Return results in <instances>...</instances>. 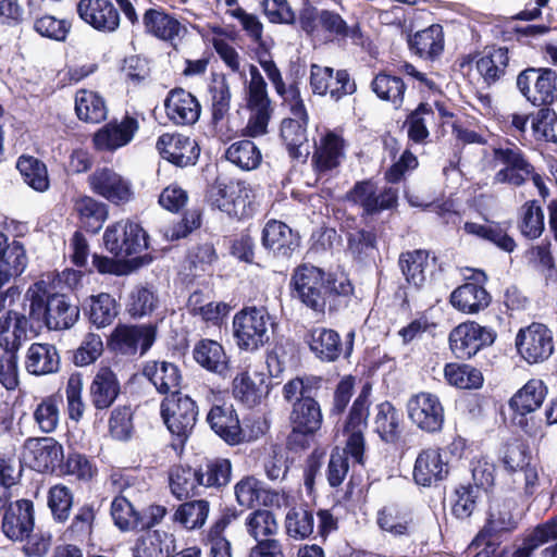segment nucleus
Masks as SVG:
<instances>
[{"mask_svg": "<svg viewBox=\"0 0 557 557\" xmlns=\"http://www.w3.org/2000/svg\"><path fill=\"white\" fill-rule=\"evenodd\" d=\"M290 287L292 297L311 310L318 320L324 317L326 309L337 312L346 308L354 294V286L347 277L326 274L309 264L295 269Z\"/></svg>", "mask_w": 557, "mask_h": 557, "instance_id": "f257e3e1", "label": "nucleus"}, {"mask_svg": "<svg viewBox=\"0 0 557 557\" xmlns=\"http://www.w3.org/2000/svg\"><path fill=\"white\" fill-rule=\"evenodd\" d=\"M369 405L368 393L361 392L350 408L343 428L346 446L344 449L335 448L327 465L326 479L332 487L339 486L348 473L347 455L359 465L364 462V432L368 428Z\"/></svg>", "mask_w": 557, "mask_h": 557, "instance_id": "f03ea898", "label": "nucleus"}, {"mask_svg": "<svg viewBox=\"0 0 557 557\" xmlns=\"http://www.w3.org/2000/svg\"><path fill=\"white\" fill-rule=\"evenodd\" d=\"M29 300V317L36 322H44L49 330L72 327L79 317V309L72 305L63 294L54 292L51 282L39 280L26 292Z\"/></svg>", "mask_w": 557, "mask_h": 557, "instance_id": "7ed1b4c3", "label": "nucleus"}, {"mask_svg": "<svg viewBox=\"0 0 557 557\" xmlns=\"http://www.w3.org/2000/svg\"><path fill=\"white\" fill-rule=\"evenodd\" d=\"M321 379L304 376L289 380L283 386V396L293 403L289 420L295 432L313 434L320 430L323 416L315 395L320 388Z\"/></svg>", "mask_w": 557, "mask_h": 557, "instance_id": "20e7f679", "label": "nucleus"}, {"mask_svg": "<svg viewBox=\"0 0 557 557\" xmlns=\"http://www.w3.org/2000/svg\"><path fill=\"white\" fill-rule=\"evenodd\" d=\"M273 326L268 310L263 307H247L233 318V334L239 349L256 351L270 341Z\"/></svg>", "mask_w": 557, "mask_h": 557, "instance_id": "39448f33", "label": "nucleus"}, {"mask_svg": "<svg viewBox=\"0 0 557 557\" xmlns=\"http://www.w3.org/2000/svg\"><path fill=\"white\" fill-rule=\"evenodd\" d=\"M207 422L211 430L230 445H237L245 441H252L264 434L268 426L260 419L253 421L256 430L247 433L242 428L236 410L232 405H215L207 414Z\"/></svg>", "mask_w": 557, "mask_h": 557, "instance_id": "423d86ee", "label": "nucleus"}, {"mask_svg": "<svg viewBox=\"0 0 557 557\" xmlns=\"http://www.w3.org/2000/svg\"><path fill=\"white\" fill-rule=\"evenodd\" d=\"M161 417L169 431L177 437L181 444L191 434L198 417L196 403L182 393L168 395L160 406Z\"/></svg>", "mask_w": 557, "mask_h": 557, "instance_id": "0eeeda50", "label": "nucleus"}, {"mask_svg": "<svg viewBox=\"0 0 557 557\" xmlns=\"http://www.w3.org/2000/svg\"><path fill=\"white\" fill-rule=\"evenodd\" d=\"M516 347L528 363L544 362L555 350L553 332L546 325L533 322L519 330L516 336Z\"/></svg>", "mask_w": 557, "mask_h": 557, "instance_id": "6e6552de", "label": "nucleus"}, {"mask_svg": "<svg viewBox=\"0 0 557 557\" xmlns=\"http://www.w3.org/2000/svg\"><path fill=\"white\" fill-rule=\"evenodd\" d=\"M106 248L116 257L126 258L147 248V234L132 221H120L107 227L103 234Z\"/></svg>", "mask_w": 557, "mask_h": 557, "instance_id": "1a4fd4ad", "label": "nucleus"}, {"mask_svg": "<svg viewBox=\"0 0 557 557\" xmlns=\"http://www.w3.org/2000/svg\"><path fill=\"white\" fill-rule=\"evenodd\" d=\"M496 333L476 322L469 321L456 326L449 334L451 351L459 359H470L483 347L491 346Z\"/></svg>", "mask_w": 557, "mask_h": 557, "instance_id": "9d476101", "label": "nucleus"}, {"mask_svg": "<svg viewBox=\"0 0 557 557\" xmlns=\"http://www.w3.org/2000/svg\"><path fill=\"white\" fill-rule=\"evenodd\" d=\"M212 207L228 216L243 219L248 215L249 189L239 181H216L208 194Z\"/></svg>", "mask_w": 557, "mask_h": 557, "instance_id": "9b49d317", "label": "nucleus"}, {"mask_svg": "<svg viewBox=\"0 0 557 557\" xmlns=\"http://www.w3.org/2000/svg\"><path fill=\"white\" fill-rule=\"evenodd\" d=\"M310 87L314 95H330L335 101L352 95L357 88L355 81L350 78L346 70L334 71L330 66L319 64L310 66Z\"/></svg>", "mask_w": 557, "mask_h": 557, "instance_id": "f8f14e48", "label": "nucleus"}, {"mask_svg": "<svg viewBox=\"0 0 557 557\" xmlns=\"http://www.w3.org/2000/svg\"><path fill=\"white\" fill-rule=\"evenodd\" d=\"M157 327L153 324L117 325L111 334L110 347L122 355L146 354L153 345Z\"/></svg>", "mask_w": 557, "mask_h": 557, "instance_id": "ddd939ff", "label": "nucleus"}, {"mask_svg": "<svg viewBox=\"0 0 557 557\" xmlns=\"http://www.w3.org/2000/svg\"><path fill=\"white\" fill-rule=\"evenodd\" d=\"M547 395V387L542 380H529L509 399V408L513 411V421L527 434H533L527 414L536 411Z\"/></svg>", "mask_w": 557, "mask_h": 557, "instance_id": "4468645a", "label": "nucleus"}, {"mask_svg": "<svg viewBox=\"0 0 557 557\" xmlns=\"http://www.w3.org/2000/svg\"><path fill=\"white\" fill-rule=\"evenodd\" d=\"M408 417L422 431L434 433L444 424V407L438 397L431 393H419L407 403Z\"/></svg>", "mask_w": 557, "mask_h": 557, "instance_id": "2eb2a0df", "label": "nucleus"}, {"mask_svg": "<svg viewBox=\"0 0 557 557\" xmlns=\"http://www.w3.org/2000/svg\"><path fill=\"white\" fill-rule=\"evenodd\" d=\"M355 333L349 332L345 344L342 343L339 334L326 327L312 329L307 337L310 350L322 361L332 362L343 354L349 357L352 351Z\"/></svg>", "mask_w": 557, "mask_h": 557, "instance_id": "dca6fc26", "label": "nucleus"}, {"mask_svg": "<svg viewBox=\"0 0 557 557\" xmlns=\"http://www.w3.org/2000/svg\"><path fill=\"white\" fill-rule=\"evenodd\" d=\"M348 200L363 209V213L373 215L397 205L398 193L393 187H385L377 193L376 185L368 180L358 182L347 195Z\"/></svg>", "mask_w": 557, "mask_h": 557, "instance_id": "f3484780", "label": "nucleus"}, {"mask_svg": "<svg viewBox=\"0 0 557 557\" xmlns=\"http://www.w3.org/2000/svg\"><path fill=\"white\" fill-rule=\"evenodd\" d=\"M88 183L95 194L114 205L127 203L134 197L131 182L109 168L97 169Z\"/></svg>", "mask_w": 557, "mask_h": 557, "instance_id": "a211bd4d", "label": "nucleus"}, {"mask_svg": "<svg viewBox=\"0 0 557 557\" xmlns=\"http://www.w3.org/2000/svg\"><path fill=\"white\" fill-rule=\"evenodd\" d=\"M139 129L138 120L125 115L122 120H113L99 128L92 138L94 145L99 151H115L128 145Z\"/></svg>", "mask_w": 557, "mask_h": 557, "instance_id": "6ab92c4d", "label": "nucleus"}, {"mask_svg": "<svg viewBox=\"0 0 557 557\" xmlns=\"http://www.w3.org/2000/svg\"><path fill=\"white\" fill-rule=\"evenodd\" d=\"M24 454L38 472H53L61 466L63 446L53 437H29L24 443Z\"/></svg>", "mask_w": 557, "mask_h": 557, "instance_id": "aec40b11", "label": "nucleus"}, {"mask_svg": "<svg viewBox=\"0 0 557 557\" xmlns=\"http://www.w3.org/2000/svg\"><path fill=\"white\" fill-rule=\"evenodd\" d=\"M487 277L479 271L474 275L475 282H467L457 287L450 295V304L462 313L475 314L485 310L492 301V296L483 284Z\"/></svg>", "mask_w": 557, "mask_h": 557, "instance_id": "412c9836", "label": "nucleus"}, {"mask_svg": "<svg viewBox=\"0 0 557 557\" xmlns=\"http://www.w3.org/2000/svg\"><path fill=\"white\" fill-rule=\"evenodd\" d=\"M160 156L180 168L196 164L200 149L195 139L181 134H163L157 140Z\"/></svg>", "mask_w": 557, "mask_h": 557, "instance_id": "4be33fe9", "label": "nucleus"}, {"mask_svg": "<svg viewBox=\"0 0 557 557\" xmlns=\"http://www.w3.org/2000/svg\"><path fill=\"white\" fill-rule=\"evenodd\" d=\"M78 16L91 27L103 33H113L120 26V13L109 0H79Z\"/></svg>", "mask_w": 557, "mask_h": 557, "instance_id": "5701e85b", "label": "nucleus"}, {"mask_svg": "<svg viewBox=\"0 0 557 557\" xmlns=\"http://www.w3.org/2000/svg\"><path fill=\"white\" fill-rule=\"evenodd\" d=\"M34 504L29 499L11 503L2 518L3 534L12 541H24L34 529Z\"/></svg>", "mask_w": 557, "mask_h": 557, "instance_id": "b1692460", "label": "nucleus"}, {"mask_svg": "<svg viewBox=\"0 0 557 557\" xmlns=\"http://www.w3.org/2000/svg\"><path fill=\"white\" fill-rule=\"evenodd\" d=\"M165 113L176 125L195 124L201 112L197 98L183 88L172 89L164 100Z\"/></svg>", "mask_w": 557, "mask_h": 557, "instance_id": "393cba45", "label": "nucleus"}, {"mask_svg": "<svg viewBox=\"0 0 557 557\" xmlns=\"http://www.w3.org/2000/svg\"><path fill=\"white\" fill-rule=\"evenodd\" d=\"M518 525V522L513 518L511 513L510 504L508 503H497L491 507L490 516L483 530L476 535V537L469 545V550L471 553L479 552L478 549L483 545L486 547V543H491L494 545V550L496 549L495 544L492 541H486V536L498 535L500 533L512 532Z\"/></svg>", "mask_w": 557, "mask_h": 557, "instance_id": "a878e982", "label": "nucleus"}, {"mask_svg": "<svg viewBox=\"0 0 557 557\" xmlns=\"http://www.w3.org/2000/svg\"><path fill=\"white\" fill-rule=\"evenodd\" d=\"M262 245L275 256L288 258L299 246V236L284 222L270 220L262 230Z\"/></svg>", "mask_w": 557, "mask_h": 557, "instance_id": "bb28decb", "label": "nucleus"}, {"mask_svg": "<svg viewBox=\"0 0 557 557\" xmlns=\"http://www.w3.org/2000/svg\"><path fill=\"white\" fill-rule=\"evenodd\" d=\"M195 361L207 371L221 377L230 375V358L224 347L213 339L199 341L193 350Z\"/></svg>", "mask_w": 557, "mask_h": 557, "instance_id": "cd10ccee", "label": "nucleus"}, {"mask_svg": "<svg viewBox=\"0 0 557 557\" xmlns=\"http://www.w3.org/2000/svg\"><path fill=\"white\" fill-rule=\"evenodd\" d=\"M309 116L286 117L281 124V137L286 145L290 158L305 161L310 154L307 126Z\"/></svg>", "mask_w": 557, "mask_h": 557, "instance_id": "c85d7f7f", "label": "nucleus"}, {"mask_svg": "<svg viewBox=\"0 0 557 557\" xmlns=\"http://www.w3.org/2000/svg\"><path fill=\"white\" fill-rule=\"evenodd\" d=\"M509 50L507 47H485L476 60V70L487 85L499 82L509 70Z\"/></svg>", "mask_w": 557, "mask_h": 557, "instance_id": "c756f323", "label": "nucleus"}, {"mask_svg": "<svg viewBox=\"0 0 557 557\" xmlns=\"http://www.w3.org/2000/svg\"><path fill=\"white\" fill-rule=\"evenodd\" d=\"M25 370L36 376L55 373L60 368V356L54 345L33 343L24 357Z\"/></svg>", "mask_w": 557, "mask_h": 557, "instance_id": "7c9ffc66", "label": "nucleus"}, {"mask_svg": "<svg viewBox=\"0 0 557 557\" xmlns=\"http://www.w3.org/2000/svg\"><path fill=\"white\" fill-rule=\"evenodd\" d=\"M28 319L16 311L9 310L0 318L1 354L17 355L23 341L27 337Z\"/></svg>", "mask_w": 557, "mask_h": 557, "instance_id": "2f4dec72", "label": "nucleus"}, {"mask_svg": "<svg viewBox=\"0 0 557 557\" xmlns=\"http://www.w3.org/2000/svg\"><path fill=\"white\" fill-rule=\"evenodd\" d=\"M143 375L147 377L160 394L172 395L181 393L182 375L178 367L168 361H148L143 368Z\"/></svg>", "mask_w": 557, "mask_h": 557, "instance_id": "473e14b6", "label": "nucleus"}, {"mask_svg": "<svg viewBox=\"0 0 557 557\" xmlns=\"http://www.w3.org/2000/svg\"><path fill=\"white\" fill-rule=\"evenodd\" d=\"M447 473V463L443 461L437 449H424L418 455L413 468V480L417 484L431 486L443 480Z\"/></svg>", "mask_w": 557, "mask_h": 557, "instance_id": "72a5a7b5", "label": "nucleus"}, {"mask_svg": "<svg viewBox=\"0 0 557 557\" xmlns=\"http://www.w3.org/2000/svg\"><path fill=\"white\" fill-rule=\"evenodd\" d=\"M92 405L96 409H108L120 394V383L109 367H100L89 387Z\"/></svg>", "mask_w": 557, "mask_h": 557, "instance_id": "f704fd0d", "label": "nucleus"}, {"mask_svg": "<svg viewBox=\"0 0 557 557\" xmlns=\"http://www.w3.org/2000/svg\"><path fill=\"white\" fill-rule=\"evenodd\" d=\"M410 50L424 60H435L444 51V30L440 24H433L417 32L409 38Z\"/></svg>", "mask_w": 557, "mask_h": 557, "instance_id": "c9c22d12", "label": "nucleus"}, {"mask_svg": "<svg viewBox=\"0 0 557 557\" xmlns=\"http://www.w3.org/2000/svg\"><path fill=\"white\" fill-rule=\"evenodd\" d=\"M28 258L24 246L12 240L0 245V288L10 282L11 278L20 276L26 269Z\"/></svg>", "mask_w": 557, "mask_h": 557, "instance_id": "e433bc0d", "label": "nucleus"}, {"mask_svg": "<svg viewBox=\"0 0 557 557\" xmlns=\"http://www.w3.org/2000/svg\"><path fill=\"white\" fill-rule=\"evenodd\" d=\"M398 264L406 282L420 289L426 282L428 270L434 265V259L430 260L429 251L417 249L403 252L399 256Z\"/></svg>", "mask_w": 557, "mask_h": 557, "instance_id": "4c0bfd02", "label": "nucleus"}, {"mask_svg": "<svg viewBox=\"0 0 557 557\" xmlns=\"http://www.w3.org/2000/svg\"><path fill=\"white\" fill-rule=\"evenodd\" d=\"M344 157V139L334 132H327L321 138L312 161L315 170L326 172L337 168Z\"/></svg>", "mask_w": 557, "mask_h": 557, "instance_id": "58836bf2", "label": "nucleus"}, {"mask_svg": "<svg viewBox=\"0 0 557 557\" xmlns=\"http://www.w3.org/2000/svg\"><path fill=\"white\" fill-rule=\"evenodd\" d=\"M143 24L147 34L165 41L178 37L183 29L182 24L174 16L158 9L146 10Z\"/></svg>", "mask_w": 557, "mask_h": 557, "instance_id": "ea45409f", "label": "nucleus"}, {"mask_svg": "<svg viewBox=\"0 0 557 557\" xmlns=\"http://www.w3.org/2000/svg\"><path fill=\"white\" fill-rule=\"evenodd\" d=\"M374 430L386 443H396L403 432V416L388 401L381 403L375 408Z\"/></svg>", "mask_w": 557, "mask_h": 557, "instance_id": "a19ab883", "label": "nucleus"}, {"mask_svg": "<svg viewBox=\"0 0 557 557\" xmlns=\"http://www.w3.org/2000/svg\"><path fill=\"white\" fill-rule=\"evenodd\" d=\"M74 211L87 232L97 233L108 218V207L89 196H78L74 200Z\"/></svg>", "mask_w": 557, "mask_h": 557, "instance_id": "79ce46f5", "label": "nucleus"}, {"mask_svg": "<svg viewBox=\"0 0 557 557\" xmlns=\"http://www.w3.org/2000/svg\"><path fill=\"white\" fill-rule=\"evenodd\" d=\"M236 519L237 511L235 509H226L211 525L207 534L210 557H232V545L224 536V531Z\"/></svg>", "mask_w": 557, "mask_h": 557, "instance_id": "37998d69", "label": "nucleus"}, {"mask_svg": "<svg viewBox=\"0 0 557 557\" xmlns=\"http://www.w3.org/2000/svg\"><path fill=\"white\" fill-rule=\"evenodd\" d=\"M16 168L25 184L30 188L38 193H45L49 189L50 181L48 170L41 160L32 156H21L17 159Z\"/></svg>", "mask_w": 557, "mask_h": 557, "instance_id": "c03bdc74", "label": "nucleus"}, {"mask_svg": "<svg viewBox=\"0 0 557 557\" xmlns=\"http://www.w3.org/2000/svg\"><path fill=\"white\" fill-rule=\"evenodd\" d=\"M75 111L79 120L99 123L107 117L108 111L102 97L97 92L79 90L75 96Z\"/></svg>", "mask_w": 557, "mask_h": 557, "instance_id": "a18cd8bd", "label": "nucleus"}, {"mask_svg": "<svg viewBox=\"0 0 557 557\" xmlns=\"http://www.w3.org/2000/svg\"><path fill=\"white\" fill-rule=\"evenodd\" d=\"M463 230L467 234L485 239L506 252H512L517 247L515 239L497 223L466 222Z\"/></svg>", "mask_w": 557, "mask_h": 557, "instance_id": "49530a36", "label": "nucleus"}, {"mask_svg": "<svg viewBox=\"0 0 557 557\" xmlns=\"http://www.w3.org/2000/svg\"><path fill=\"white\" fill-rule=\"evenodd\" d=\"M62 398L58 395L44 397L35 407L33 418L42 433H53L60 422Z\"/></svg>", "mask_w": 557, "mask_h": 557, "instance_id": "de8ad7c7", "label": "nucleus"}, {"mask_svg": "<svg viewBox=\"0 0 557 557\" xmlns=\"http://www.w3.org/2000/svg\"><path fill=\"white\" fill-rule=\"evenodd\" d=\"M371 88L380 99L391 102L394 108L403 104L406 85L400 77L380 73L373 78Z\"/></svg>", "mask_w": 557, "mask_h": 557, "instance_id": "09e8293b", "label": "nucleus"}, {"mask_svg": "<svg viewBox=\"0 0 557 557\" xmlns=\"http://www.w3.org/2000/svg\"><path fill=\"white\" fill-rule=\"evenodd\" d=\"M210 512L206 499H196L181 504L174 512V521L187 530H197L205 525Z\"/></svg>", "mask_w": 557, "mask_h": 557, "instance_id": "8fccbe9b", "label": "nucleus"}, {"mask_svg": "<svg viewBox=\"0 0 557 557\" xmlns=\"http://www.w3.org/2000/svg\"><path fill=\"white\" fill-rule=\"evenodd\" d=\"M225 158L242 170L250 171L257 169L262 154L256 144L249 139L233 143L225 151Z\"/></svg>", "mask_w": 557, "mask_h": 557, "instance_id": "3c124183", "label": "nucleus"}, {"mask_svg": "<svg viewBox=\"0 0 557 557\" xmlns=\"http://www.w3.org/2000/svg\"><path fill=\"white\" fill-rule=\"evenodd\" d=\"M197 471L201 486L220 488L231 481L232 463L226 458H214L208 460Z\"/></svg>", "mask_w": 557, "mask_h": 557, "instance_id": "603ef678", "label": "nucleus"}, {"mask_svg": "<svg viewBox=\"0 0 557 557\" xmlns=\"http://www.w3.org/2000/svg\"><path fill=\"white\" fill-rule=\"evenodd\" d=\"M284 527L289 537L308 539L314 531L313 511L301 506L290 508L285 516Z\"/></svg>", "mask_w": 557, "mask_h": 557, "instance_id": "864d4df0", "label": "nucleus"}, {"mask_svg": "<svg viewBox=\"0 0 557 557\" xmlns=\"http://www.w3.org/2000/svg\"><path fill=\"white\" fill-rule=\"evenodd\" d=\"M555 540H557V516L535 527L512 557H531L540 546Z\"/></svg>", "mask_w": 557, "mask_h": 557, "instance_id": "5fc2aeb1", "label": "nucleus"}, {"mask_svg": "<svg viewBox=\"0 0 557 557\" xmlns=\"http://www.w3.org/2000/svg\"><path fill=\"white\" fill-rule=\"evenodd\" d=\"M247 532L257 542L263 539H274L278 533L275 515L267 509H257L248 515L245 522Z\"/></svg>", "mask_w": 557, "mask_h": 557, "instance_id": "6e6d98bb", "label": "nucleus"}, {"mask_svg": "<svg viewBox=\"0 0 557 557\" xmlns=\"http://www.w3.org/2000/svg\"><path fill=\"white\" fill-rule=\"evenodd\" d=\"M518 228L529 239H536L543 234L544 212L536 200L527 201L520 208Z\"/></svg>", "mask_w": 557, "mask_h": 557, "instance_id": "4d7b16f0", "label": "nucleus"}, {"mask_svg": "<svg viewBox=\"0 0 557 557\" xmlns=\"http://www.w3.org/2000/svg\"><path fill=\"white\" fill-rule=\"evenodd\" d=\"M444 375L448 384L458 388H479L483 383L481 371L465 363H447Z\"/></svg>", "mask_w": 557, "mask_h": 557, "instance_id": "13d9d810", "label": "nucleus"}, {"mask_svg": "<svg viewBox=\"0 0 557 557\" xmlns=\"http://www.w3.org/2000/svg\"><path fill=\"white\" fill-rule=\"evenodd\" d=\"M199 484L197 470L189 467L174 466L170 471V488L177 499L187 498L195 493Z\"/></svg>", "mask_w": 557, "mask_h": 557, "instance_id": "bf43d9fd", "label": "nucleus"}, {"mask_svg": "<svg viewBox=\"0 0 557 557\" xmlns=\"http://www.w3.org/2000/svg\"><path fill=\"white\" fill-rule=\"evenodd\" d=\"M89 319L97 327L110 325L117 315L115 299L107 293L90 297Z\"/></svg>", "mask_w": 557, "mask_h": 557, "instance_id": "052dcab7", "label": "nucleus"}, {"mask_svg": "<svg viewBox=\"0 0 557 557\" xmlns=\"http://www.w3.org/2000/svg\"><path fill=\"white\" fill-rule=\"evenodd\" d=\"M74 495L70 487L64 484H55L48 491L47 503L57 522L64 523L73 506Z\"/></svg>", "mask_w": 557, "mask_h": 557, "instance_id": "680f3d73", "label": "nucleus"}, {"mask_svg": "<svg viewBox=\"0 0 557 557\" xmlns=\"http://www.w3.org/2000/svg\"><path fill=\"white\" fill-rule=\"evenodd\" d=\"M250 81L245 89L246 104L250 110L271 109V101L268 96L267 83L258 67L250 65Z\"/></svg>", "mask_w": 557, "mask_h": 557, "instance_id": "e2e57ef3", "label": "nucleus"}, {"mask_svg": "<svg viewBox=\"0 0 557 557\" xmlns=\"http://www.w3.org/2000/svg\"><path fill=\"white\" fill-rule=\"evenodd\" d=\"M111 516L114 524L121 531H132L139 529L140 513L134 508L132 503L123 495L116 496L111 504Z\"/></svg>", "mask_w": 557, "mask_h": 557, "instance_id": "0e129e2a", "label": "nucleus"}, {"mask_svg": "<svg viewBox=\"0 0 557 557\" xmlns=\"http://www.w3.org/2000/svg\"><path fill=\"white\" fill-rule=\"evenodd\" d=\"M533 106H549L557 101V73L548 67H540L532 97Z\"/></svg>", "mask_w": 557, "mask_h": 557, "instance_id": "69168bd1", "label": "nucleus"}, {"mask_svg": "<svg viewBox=\"0 0 557 557\" xmlns=\"http://www.w3.org/2000/svg\"><path fill=\"white\" fill-rule=\"evenodd\" d=\"M480 494L481 488L478 485H460L457 487L451 506L453 515L458 519L469 518L476 507Z\"/></svg>", "mask_w": 557, "mask_h": 557, "instance_id": "338daca9", "label": "nucleus"}, {"mask_svg": "<svg viewBox=\"0 0 557 557\" xmlns=\"http://www.w3.org/2000/svg\"><path fill=\"white\" fill-rule=\"evenodd\" d=\"M533 461L529 446L515 438L506 443L503 450V462L508 471L515 472Z\"/></svg>", "mask_w": 557, "mask_h": 557, "instance_id": "774afa93", "label": "nucleus"}]
</instances>
